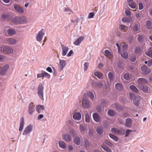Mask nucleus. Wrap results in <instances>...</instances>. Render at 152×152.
Instances as JSON below:
<instances>
[{
    "instance_id": "obj_1",
    "label": "nucleus",
    "mask_w": 152,
    "mask_h": 152,
    "mask_svg": "<svg viewBox=\"0 0 152 152\" xmlns=\"http://www.w3.org/2000/svg\"><path fill=\"white\" fill-rule=\"evenodd\" d=\"M27 19L25 17L23 16L16 17L12 19V21L14 23L17 24H23L26 23Z\"/></svg>"
},
{
    "instance_id": "obj_2",
    "label": "nucleus",
    "mask_w": 152,
    "mask_h": 152,
    "mask_svg": "<svg viewBox=\"0 0 152 152\" xmlns=\"http://www.w3.org/2000/svg\"><path fill=\"white\" fill-rule=\"evenodd\" d=\"M44 89L43 85L40 83L38 86L37 88V94L39 98L42 101L44 100Z\"/></svg>"
},
{
    "instance_id": "obj_3",
    "label": "nucleus",
    "mask_w": 152,
    "mask_h": 152,
    "mask_svg": "<svg viewBox=\"0 0 152 152\" xmlns=\"http://www.w3.org/2000/svg\"><path fill=\"white\" fill-rule=\"evenodd\" d=\"M0 50L2 52L7 54H12L13 52V50L12 48L6 46L0 47Z\"/></svg>"
},
{
    "instance_id": "obj_4",
    "label": "nucleus",
    "mask_w": 152,
    "mask_h": 152,
    "mask_svg": "<svg viewBox=\"0 0 152 152\" xmlns=\"http://www.w3.org/2000/svg\"><path fill=\"white\" fill-rule=\"evenodd\" d=\"M10 68L9 65L6 64L2 67H0V74L2 75H5Z\"/></svg>"
},
{
    "instance_id": "obj_5",
    "label": "nucleus",
    "mask_w": 152,
    "mask_h": 152,
    "mask_svg": "<svg viewBox=\"0 0 152 152\" xmlns=\"http://www.w3.org/2000/svg\"><path fill=\"white\" fill-rule=\"evenodd\" d=\"M45 34V32L44 30L43 29H41V30L39 32L36 36V40L39 42H40L42 40L43 37Z\"/></svg>"
},
{
    "instance_id": "obj_6",
    "label": "nucleus",
    "mask_w": 152,
    "mask_h": 152,
    "mask_svg": "<svg viewBox=\"0 0 152 152\" xmlns=\"http://www.w3.org/2000/svg\"><path fill=\"white\" fill-rule=\"evenodd\" d=\"M141 73L144 75H147L151 72V70L146 66L143 65L141 67Z\"/></svg>"
},
{
    "instance_id": "obj_7",
    "label": "nucleus",
    "mask_w": 152,
    "mask_h": 152,
    "mask_svg": "<svg viewBox=\"0 0 152 152\" xmlns=\"http://www.w3.org/2000/svg\"><path fill=\"white\" fill-rule=\"evenodd\" d=\"M33 126L31 125H28L25 129L23 133V135H25L27 134L30 133L32 130Z\"/></svg>"
},
{
    "instance_id": "obj_8",
    "label": "nucleus",
    "mask_w": 152,
    "mask_h": 152,
    "mask_svg": "<svg viewBox=\"0 0 152 152\" xmlns=\"http://www.w3.org/2000/svg\"><path fill=\"white\" fill-rule=\"evenodd\" d=\"M59 63L58 65V67L60 71H61L63 68L65 66L66 61L64 60L59 59Z\"/></svg>"
},
{
    "instance_id": "obj_9",
    "label": "nucleus",
    "mask_w": 152,
    "mask_h": 152,
    "mask_svg": "<svg viewBox=\"0 0 152 152\" xmlns=\"http://www.w3.org/2000/svg\"><path fill=\"white\" fill-rule=\"evenodd\" d=\"M14 8L17 12L23 14L24 13V9L19 5L14 4Z\"/></svg>"
},
{
    "instance_id": "obj_10",
    "label": "nucleus",
    "mask_w": 152,
    "mask_h": 152,
    "mask_svg": "<svg viewBox=\"0 0 152 152\" xmlns=\"http://www.w3.org/2000/svg\"><path fill=\"white\" fill-rule=\"evenodd\" d=\"M138 85L139 87L142 86L144 84L148 83L147 80L144 78H140L137 80Z\"/></svg>"
},
{
    "instance_id": "obj_11",
    "label": "nucleus",
    "mask_w": 152,
    "mask_h": 152,
    "mask_svg": "<svg viewBox=\"0 0 152 152\" xmlns=\"http://www.w3.org/2000/svg\"><path fill=\"white\" fill-rule=\"evenodd\" d=\"M82 104L83 107L85 108H89L90 106L89 100L86 99H83L82 101Z\"/></svg>"
},
{
    "instance_id": "obj_12",
    "label": "nucleus",
    "mask_w": 152,
    "mask_h": 152,
    "mask_svg": "<svg viewBox=\"0 0 152 152\" xmlns=\"http://www.w3.org/2000/svg\"><path fill=\"white\" fill-rule=\"evenodd\" d=\"M35 107L33 103H31L28 106V111L29 114L31 115L35 111Z\"/></svg>"
},
{
    "instance_id": "obj_13",
    "label": "nucleus",
    "mask_w": 152,
    "mask_h": 152,
    "mask_svg": "<svg viewBox=\"0 0 152 152\" xmlns=\"http://www.w3.org/2000/svg\"><path fill=\"white\" fill-rule=\"evenodd\" d=\"M16 40L13 38H9L6 40V43L10 45H14L16 44Z\"/></svg>"
},
{
    "instance_id": "obj_14",
    "label": "nucleus",
    "mask_w": 152,
    "mask_h": 152,
    "mask_svg": "<svg viewBox=\"0 0 152 152\" xmlns=\"http://www.w3.org/2000/svg\"><path fill=\"white\" fill-rule=\"evenodd\" d=\"M35 108L36 111L39 113H40L42 112L41 109L43 110H45V107L43 105H37Z\"/></svg>"
},
{
    "instance_id": "obj_15",
    "label": "nucleus",
    "mask_w": 152,
    "mask_h": 152,
    "mask_svg": "<svg viewBox=\"0 0 152 152\" xmlns=\"http://www.w3.org/2000/svg\"><path fill=\"white\" fill-rule=\"evenodd\" d=\"M84 37L83 36H80L76 39L74 42V44L76 45H79L81 42L84 39Z\"/></svg>"
},
{
    "instance_id": "obj_16",
    "label": "nucleus",
    "mask_w": 152,
    "mask_h": 152,
    "mask_svg": "<svg viewBox=\"0 0 152 152\" xmlns=\"http://www.w3.org/2000/svg\"><path fill=\"white\" fill-rule=\"evenodd\" d=\"M46 76L48 77V78H50V75L45 72H43L41 73L38 74L37 75V77L38 78L40 77H45Z\"/></svg>"
},
{
    "instance_id": "obj_17",
    "label": "nucleus",
    "mask_w": 152,
    "mask_h": 152,
    "mask_svg": "<svg viewBox=\"0 0 152 152\" xmlns=\"http://www.w3.org/2000/svg\"><path fill=\"white\" fill-rule=\"evenodd\" d=\"M61 45L62 50V55L63 56H65L69 50L68 48L63 44H61Z\"/></svg>"
},
{
    "instance_id": "obj_18",
    "label": "nucleus",
    "mask_w": 152,
    "mask_h": 152,
    "mask_svg": "<svg viewBox=\"0 0 152 152\" xmlns=\"http://www.w3.org/2000/svg\"><path fill=\"white\" fill-rule=\"evenodd\" d=\"M73 117L75 120L79 121L81 119V114L80 113L76 112L73 114Z\"/></svg>"
},
{
    "instance_id": "obj_19",
    "label": "nucleus",
    "mask_w": 152,
    "mask_h": 152,
    "mask_svg": "<svg viewBox=\"0 0 152 152\" xmlns=\"http://www.w3.org/2000/svg\"><path fill=\"white\" fill-rule=\"evenodd\" d=\"M94 120L97 122L100 121V117L99 114L96 113H94L93 115Z\"/></svg>"
},
{
    "instance_id": "obj_20",
    "label": "nucleus",
    "mask_w": 152,
    "mask_h": 152,
    "mask_svg": "<svg viewBox=\"0 0 152 152\" xmlns=\"http://www.w3.org/2000/svg\"><path fill=\"white\" fill-rule=\"evenodd\" d=\"M132 120L130 118H127L126 120V127L128 128H130L132 125Z\"/></svg>"
},
{
    "instance_id": "obj_21",
    "label": "nucleus",
    "mask_w": 152,
    "mask_h": 152,
    "mask_svg": "<svg viewBox=\"0 0 152 152\" xmlns=\"http://www.w3.org/2000/svg\"><path fill=\"white\" fill-rule=\"evenodd\" d=\"M141 97L140 96H136L133 99L134 104L136 106H138L140 104V101L141 99Z\"/></svg>"
},
{
    "instance_id": "obj_22",
    "label": "nucleus",
    "mask_w": 152,
    "mask_h": 152,
    "mask_svg": "<svg viewBox=\"0 0 152 152\" xmlns=\"http://www.w3.org/2000/svg\"><path fill=\"white\" fill-rule=\"evenodd\" d=\"M24 123V118L23 117H22L20 119V126L19 129L20 132L22 131L23 129Z\"/></svg>"
},
{
    "instance_id": "obj_23",
    "label": "nucleus",
    "mask_w": 152,
    "mask_h": 152,
    "mask_svg": "<svg viewBox=\"0 0 152 152\" xmlns=\"http://www.w3.org/2000/svg\"><path fill=\"white\" fill-rule=\"evenodd\" d=\"M80 132L83 133L86 132L87 130V126L85 125H80Z\"/></svg>"
},
{
    "instance_id": "obj_24",
    "label": "nucleus",
    "mask_w": 152,
    "mask_h": 152,
    "mask_svg": "<svg viewBox=\"0 0 152 152\" xmlns=\"http://www.w3.org/2000/svg\"><path fill=\"white\" fill-rule=\"evenodd\" d=\"M7 34L10 36L15 35L16 33V31L12 28H10L7 30Z\"/></svg>"
},
{
    "instance_id": "obj_25",
    "label": "nucleus",
    "mask_w": 152,
    "mask_h": 152,
    "mask_svg": "<svg viewBox=\"0 0 152 152\" xmlns=\"http://www.w3.org/2000/svg\"><path fill=\"white\" fill-rule=\"evenodd\" d=\"M96 131L99 134L101 135L103 132V128L101 126H98L96 128Z\"/></svg>"
},
{
    "instance_id": "obj_26",
    "label": "nucleus",
    "mask_w": 152,
    "mask_h": 152,
    "mask_svg": "<svg viewBox=\"0 0 152 152\" xmlns=\"http://www.w3.org/2000/svg\"><path fill=\"white\" fill-rule=\"evenodd\" d=\"M64 140L67 142H68L71 140V136L68 134H65L63 135Z\"/></svg>"
},
{
    "instance_id": "obj_27",
    "label": "nucleus",
    "mask_w": 152,
    "mask_h": 152,
    "mask_svg": "<svg viewBox=\"0 0 152 152\" xmlns=\"http://www.w3.org/2000/svg\"><path fill=\"white\" fill-rule=\"evenodd\" d=\"M117 132L116 134L124 135V134L125 131L123 128H121L119 129H118Z\"/></svg>"
},
{
    "instance_id": "obj_28",
    "label": "nucleus",
    "mask_w": 152,
    "mask_h": 152,
    "mask_svg": "<svg viewBox=\"0 0 152 152\" xmlns=\"http://www.w3.org/2000/svg\"><path fill=\"white\" fill-rule=\"evenodd\" d=\"M141 90L145 93H147L148 91L149 88L148 87L145 85H143L142 86L139 87Z\"/></svg>"
},
{
    "instance_id": "obj_29",
    "label": "nucleus",
    "mask_w": 152,
    "mask_h": 152,
    "mask_svg": "<svg viewBox=\"0 0 152 152\" xmlns=\"http://www.w3.org/2000/svg\"><path fill=\"white\" fill-rule=\"evenodd\" d=\"M130 89L134 92L137 93L139 92V91L137 87L134 85H131L129 86Z\"/></svg>"
},
{
    "instance_id": "obj_30",
    "label": "nucleus",
    "mask_w": 152,
    "mask_h": 152,
    "mask_svg": "<svg viewBox=\"0 0 152 152\" xmlns=\"http://www.w3.org/2000/svg\"><path fill=\"white\" fill-rule=\"evenodd\" d=\"M104 55L107 57L110 58L112 56L110 52L108 50H106L104 51Z\"/></svg>"
},
{
    "instance_id": "obj_31",
    "label": "nucleus",
    "mask_w": 152,
    "mask_h": 152,
    "mask_svg": "<svg viewBox=\"0 0 152 152\" xmlns=\"http://www.w3.org/2000/svg\"><path fill=\"white\" fill-rule=\"evenodd\" d=\"M116 88L118 90L120 91L123 88V86L120 83H117L115 85Z\"/></svg>"
},
{
    "instance_id": "obj_32",
    "label": "nucleus",
    "mask_w": 152,
    "mask_h": 152,
    "mask_svg": "<svg viewBox=\"0 0 152 152\" xmlns=\"http://www.w3.org/2000/svg\"><path fill=\"white\" fill-rule=\"evenodd\" d=\"M145 54L147 56L152 58V47L149 48L148 51L146 52Z\"/></svg>"
},
{
    "instance_id": "obj_33",
    "label": "nucleus",
    "mask_w": 152,
    "mask_h": 152,
    "mask_svg": "<svg viewBox=\"0 0 152 152\" xmlns=\"http://www.w3.org/2000/svg\"><path fill=\"white\" fill-rule=\"evenodd\" d=\"M74 142L77 145H80L81 142V139L80 137H76L75 139Z\"/></svg>"
},
{
    "instance_id": "obj_34",
    "label": "nucleus",
    "mask_w": 152,
    "mask_h": 152,
    "mask_svg": "<svg viewBox=\"0 0 152 152\" xmlns=\"http://www.w3.org/2000/svg\"><path fill=\"white\" fill-rule=\"evenodd\" d=\"M140 27L139 23L135 24L133 27V30L134 31H139Z\"/></svg>"
},
{
    "instance_id": "obj_35",
    "label": "nucleus",
    "mask_w": 152,
    "mask_h": 152,
    "mask_svg": "<svg viewBox=\"0 0 152 152\" xmlns=\"http://www.w3.org/2000/svg\"><path fill=\"white\" fill-rule=\"evenodd\" d=\"M121 54L122 57L125 59L127 58L128 57V53L126 51H124L121 53Z\"/></svg>"
},
{
    "instance_id": "obj_36",
    "label": "nucleus",
    "mask_w": 152,
    "mask_h": 152,
    "mask_svg": "<svg viewBox=\"0 0 152 152\" xmlns=\"http://www.w3.org/2000/svg\"><path fill=\"white\" fill-rule=\"evenodd\" d=\"M109 136L110 138L113 139L115 141L117 142L118 141V138L115 135L112 134H109Z\"/></svg>"
},
{
    "instance_id": "obj_37",
    "label": "nucleus",
    "mask_w": 152,
    "mask_h": 152,
    "mask_svg": "<svg viewBox=\"0 0 152 152\" xmlns=\"http://www.w3.org/2000/svg\"><path fill=\"white\" fill-rule=\"evenodd\" d=\"M108 115L110 116L113 117L115 115V112L112 110H109L107 112Z\"/></svg>"
},
{
    "instance_id": "obj_38",
    "label": "nucleus",
    "mask_w": 152,
    "mask_h": 152,
    "mask_svg": "<svg viewBox=\"0 0 152 152\" xmlns=\"http://www.w3.org/2000/svg\"><path fill=\"white\" fill-rule=\"evenodd\" d=\"M146 26L148 29L152 28V25L151 21L149 20H148L146 23Z\"/></svg>"
},
{
    "instance_id": "obj_39",
    "label": "nucleus",
    "mask_w": 152,
    "mask_h": 152,
    "mask_svg": "<svg viewBox=\"0 0 152 152\" xmlns=\"http://www.w3.org/2000/svg\"><path fill=\"white\" fill-rule=\"evenodd\" d=\"M88 96L91 100L94 99V96L93 93L91 91H89L88 93Z\"/></svg>"
},
{
    "instance_id": "obj_40",
    "label": "nucleus",
    "mask_w": 152,
    "mask_h": 152,
    "mask_svg": "<svg viewBox=\"0 0 152 152\" xmlns=\"http://www.w3.org/2000/svg\"><path fill=\"white\" fill-rule=\"evenodd\" d=\"M101 147L105 150L106 152H111V150L109 148L104 145H102Z\"/></svg>"
},
{
    "instance_id": "obj_41",
    "label": "nucleus",
    "mask_w": 152,
    "mask_h": 152,
    "mask_svg": "<svg viewBox=\"0 0 152 152\" xmlns=\"http://www.w3.org/2000/svg\"><path fill=\"white\" fill-rule=\"evenodd\" d=\"M59 144L60 147L63 149H64L66 147L65 143L62 141H59Z\"/></svg>"
},
{
    "instance_id": "obj_42",
    "label": "nucleus",
    "mask_w": 152,
    "mask_h": 152,
    "mask_svg": "<svg viewBox=\"0 0 152 152\" xmlns=\"http://www.w3.org/2000/svg\"><path fill=\"white\" fill-rule=\"evenodd\" d=\"M94 75L95 76H97L99 79H101L102 78V74L99 72H95L94 73Z\"/></svg>"
},
{
    "instance_id": "obj_43",
    "label": "nucleus",
    "mask_w": 152,
    "mask_h": 152,
    "mask_svg": "<svg viewBox=\"0 0 152 152\" xmlns=\"http://www.w3.org/2000/svg\"><path fill=\"white\" fill-rule=\"evenodd\" d=\"M104 143L106 145L110 146L112 147L113 146V144L108 140H106L104 141Z\"/></svg>"
},
{
    "instance_id": "obj_44",
    "label": "nucleus",
    "mask_w": 152,
    "mask_h": 152,
    "mask_svg": "<svg viewBox=\"0 0 152 152\" xmlns=\"http://www.w3.org/2000/svg\"><path fill=\"white\" fill-rule=\"evenodd\" d=\"M115 106L116 109L118 110H121L123 109V108H122L121 106H120L118 103L115 104Z\"/></svg>"
},
{
    "instance_id": "obj_45",
    "label": "nucleus",
    "mask_w": 152,
    "mask_h": 152,
    "mask_svg": "<svg viewBox=\"0 0 152 152\" xmlns=\"http://www.w3.org/2000/svg\"><path fill=\"white\" fill-rule=\"evenodd\" d=\"M142 52L140 48L137 47L135 49V52L136 54H139Z\"/></svg>"
},
{
    "instance_id": "obj_46",
    "label": "nucleus",
    "mask_w": 152,
    "mask_h": 152,
    "mask_svg": "<svg viewBox=\"0 0 152 152\" xmlns=\"http://www.w3.org/2000/svg\"><path fill=\"white\" fill-rule=\"evenodd\" d=\"M85 121L86 122L88 123L90 121V118L89 114L87 113L85 115Z\"/></svg>"
},
{
    "instance_id": "obj_47",
    "label": "nucleus",
    "mask_w": 152,
    "mask_h": 152,
    "mask_svg": "<svg viewBox=\"0 0 152 152\" xmlns=\"http://www.w3.org/2000/svg\"><path fill=\"white\" fill-rule=\"evenodd\" d=\"M108 77L110 81L113 80L114 78L113 75L111 72H109L108 73Z\"/></svg>"
},
{
    "instance_id": "obj_48",
    "label": "nucleus",
    "mask_w": 152,
    "mask_h": 152,
    "mask_svg": "<svg viewBox=\"0 0 152 152\" xmlns=\"http://www.w3.org/2000/svg\"><path fill=\"white\" fill-rule=\"evenodd\" d=\"M103 107H102L100 106H98L96 107V109L97 110V111L99 112V113H102L103 111Z\"/></svg>"
},
{
    "instance_id": "obj_49",
    "label": "nucleus",
    "mask_w": 152,
    "mask_h": 152,
    "mask_svg": "<svg viewBox=\"0 0 152 152\" xmlns=\"http://www.w3.org/2000/svg\"><path fill=\"white\" fill-rule=\"evenodd\" d=\"M122 21L123 22L126 23H129L130 22V19L126 17L123 18L122 19Z\"/></svg>"
},
{
    "instance_id": "obj_50",
    "label": "nucleus",
    "mask_w": 152,
    "mask_h": 152,
    "mask_svg": "<svg viewBox=\"0 0 152 152\" xmlns=\"http://www.w3.org/2000/svg\"><path fill=\"white\" fill-rule=\"evenodd\" d=\"M129 6L132 9H135L136 8V5L135 3H132L129 4Z\"/></svg>"
},
{
    "instance_id": "obj_51",
    "label": "nucleus",
    "mask_w": 152,
    "mask_h": 152,
    "mask_svg": "<svg viewBox=\"0 0 152 152\" xmlns=\"http://www.w3.org/2000/svg\"><path fill=\"white\" fill-rule=\"evenodd\" d=\"M89 64L88 62H85L84 64V71H86L88 69V67L89 66Z\"/></svg>"
},
{
    "instance_id": "obj_52",
    "label": "nucleus",
    "mask_w": 152,
    "mask_h": 152,
    "mask_svg": "<svg viewBox=\"0 0 152 152\" xmlns=\"http://www.w3.org/2000/svg\"><path fill=\"white\" fill-rule=\"evenodd\" d=\"M118 67L120 69H122L123 68V63L121 61H119L118 63Z\"/></svg>"
},
{
    "instance_id": "obj_53",
    "label": "nucleus",
    "mask_w": 152,
    "mask_h": 152,
    "mask_svg": "<svg viewBox=\"0 0 152 152\" xmlns=\"http://www.w3.org/2000/svg\"><path fill=\"white\" fill-rule=\"evenodd\" d=\"M107 104V103L105 100H102L101 102V105L103 107H106Z\"/></svg>"
},
{
    "instance_id": "obj_54",
    "label": "nucleus",
    "mask_w": 152,
    "mask_h": 152,
    "mask_svg": "<svg viewBox=\"0 0 152 152\" xmlns=\"http://www.w3.org/2000/svg\"><path fill=\"white\" fill-rule=\"evenodd\" d=\"M136 59V57L135 56L132 55L130 57V60L131 61L134 62L135 61Z\"/></svg>"
},
{
    "instance_id": "obj_55",
    "label": "nucleus",
    "mask_w": 152,
    "mask_h": 152,
    "mask_svg": "<svg viewBox=\"0 0 152 152\" xmlns=\"http://www.w3.org/2000/svg\"><path fill=\"white\" fill-rule=\"evenodd\" d=\"M124 78L126 80L129 79V75L128 74L126 73L124 75Z\"/></svg>"
},
{
    "instance_id": "obj_56",
    "label": "nucleus",
    "mask_w": 152,
    "mask_h": 152,
    "mask_svg": "<svg viewBox=\"0 0 152 152\" xmlns=\"http://www.w3.org/2000/svg\"><path fill=\"white\" fill-rule=\"evenodd\" d=\"M136 16L137 18V19L139 20L140 21L141 18V15L139 13H136Z\"/></svg>"
},
{
    "instance_id": "obj_57",
    "label": "nucleus",
    "mask_w": 152,
    "mask_h": 152,
    "mask_svg": "<svg viewBox=\"0 0 152 152\" xmlns=\"http://www.w3.org/2000/svg\"><path fill=\"white\" fill-rule=\"evenodd\" d=\"M85 146L86 148L90 146V144L89 141L87 140H86L85 142Z\"/></svg>"
},
{
    "instance_id": "obj_58",
    "label": "nucleus",
    "mask_w": 152,
    "mask_h": 152,
    "mask_svg": "<svg viewBox=\"0 0 152 152\" xmlns=\"http://www.w3.org/2000/svg\"><path fill=\"white\" fill-rule=\"evenodd\" d=\"M132 131V130H130L129 129H128L126 130V134L125 136L126 137H127L129 135L130 132Z\"/></svg>"
},
{
    "instance_id": "obj_59",
    "label": "nucleus",
    "mask_w": 152,
    "mask_h": 152,
    "mask_svg": "<svg viewBox=\"0 0 152 152\" xmlns=\"http://www.w3.org/2000/svg\"><path fill=\"white\" fill-rule=\"evenodd\" d=\"M138 41L140 42H142L143 41V37L141 35H139L137 37Z\"/></svg>"
},
{
    "instance_id": "obj_60",
    "label": "nucleus",
    "mask_w": 152,
    "mask_h": 152,
    "mask_svg": "<svg viewBox=\"0 0 152 152\" xmlns=\"http://www.w3.org/2000/svg\"><path fill=\"white\" fill-rule=\"evenodd\" d=\"M103 85L102 82H99L98 83L96 86H97L99 88H101L103 87Z\"/></svg>"
},
{
    "instance_id": "obj_61",
    "label": "nucleus",
    "mask_w": 152,
    "mask_h": 152,
    "mask_svg": "<svg viewBox=\"0 0 152 152\" xmlns=\"http://www.w3.org/2000/svg\"><path fill=\"white\" fill-rule=\"evenodd\" d=\"M94 13L93 12H90L88 15V18H93L94 16Z\"/></svg>"
},
{
    "instance_id": "obj_62",
    "label": "nucleus",
    "mask_w": 152,
    "mask_h": 152,
    "mask_svg": "<svg viewBox=\"0 0 152 152\" xmlns=\"http://www.w3.org/2000/svg\"><path fill=\"white\" fill-rule=\"evenodd\" d=\"M112 132L116 134V133L117 132L118 129H116L115 128H112L111 129Z\"/></svg>"
},
{
    "instance_id": "obj_63",
    "label": "nucleus",
    "mask_w": 152,
    "mask_h": 152,
    "mask_svg": "<svg viewBox=\"0 0 152 152\" xmlns=\"http://www.w3.org/2000/svg\"><path fill=\"white\" fill-rule=\"evenodd\" d=\"M2 18L4 19H6L8 18V16L6 14H2L1 15Z\"/></svg>"
},
{
    "instance_id": "obj_64",
    "label": "nucleus",
    "mask_w": 152,
    "mask_h": 152,
    "mask_svg": "<svg viewBox=\"0 0 152 152\" xmlns=\"http://www.w3.org/2000/svg\"><path fill=\"white\" fill-rule=\"evenodd\" d=\"M90 136H92L94 133V131L93 130L90 129L88 132Z\"/></svg>"
}]
</instances>
